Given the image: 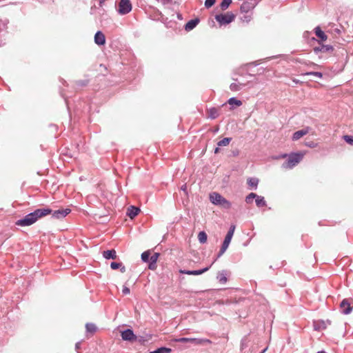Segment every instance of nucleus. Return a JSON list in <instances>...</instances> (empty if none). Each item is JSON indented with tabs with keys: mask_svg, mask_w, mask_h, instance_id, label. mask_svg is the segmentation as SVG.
I'll list each match as a JSON object with an SVG mask.
<instances>
[{
	"mask_svg": "<svg viewBox=\"0 0 353 353\" xmlns=\"http://www.w3.org/2000/svg\"><path fill=\"white\" fill-rule=\"evenodd\" d=\"M288 159L282 164V168L284 169H292L296 166L303 159V154L301 153H292L289 155L283 154L281 155V158H285Z\"/></svg>",
	"mask_w": 353,
	"mask_h": 353,
	"instance_id": "f257e3e1",
	"label": "nucleus"
},
{
	"mask_svg": "<svg viewBox=\"0 0 353 353\" xmlns=\"http://www.w3.org/2000/svg\"><path fill=\"white\" fill-rule=\"evenodd\" d=\"M234 19L235 15L230 12H228L225 14H219L215 15V19L220 25L229 24L232 22Z\"/></svg>",
	"mask_w": 353,
	"mask_h": 353,
	"instance_id": "f03ea898",
	"label": "nucleus"
},
{
	"mask_svg": "<svg viewBox=\"0 0 353 353\" xmlns=\"http://www.w3.org/2000/svg\"><path fill=\"white\" fill-rule=\"evenodd\" d=\"M132 3L130 0H120L117 12L121 15L128 14L132 10Z\"/></svg>",
	"mask_w": 353,
	"mask_h": 353,
	"instance_id": "7ed1b4c3",
	"label": "nucleus"
},
{
	"mask_svg": "<svg viewBox=\"0 0 353 353\" xmlns=\"http://www.w3.org/2000/svg\"><path fill=\"white\" fill-rule=\"evenodd\" d=\"M36 222H37V221H36L34 216L32 212L26 214L23 219L17 220L16 221V225L18 226L25 227V226H30Z\"/></svg>",
	"mask_w": 353,
	"mask_h": 353,
	"instance_id": "20e7f679",
	"label": "nucleus"
},
{
	"mask_svg": "<svg viewBox=\"0 0 353 353\" xmlns=\"http://www.w3.org/2000/svg\"><path fill=\"white\" fill-rule=\"evenodd\" d=\"M52 212V210L49 208H38L32 212L37 221L47 215L51 214Z\"/></svg>",
	"mask_w": 353,
	"mask_h": 353,
	"instance_id": "39448f33",
	"label": "nucleus"
},
{
	"mask_svg": "<svg viewBox=\"0 0 353 353\" xmlns=\"http://www.w3.org/2000/svg\"><path fill=\"white\" fill-rule=\"evenodd\" d=\"M340 309L342 314H349L352 312L353 306L349 299H344L340 303Z\"/></svg>",
	"mask_w": 353,
	"mask_h": 353,
	"instance_id": "423d86ee",
	"label": "nucleus"
},
{
	"mask_svg": "<svg viewBox=\"0 0 353 353\" xmlns=\"http://www.w3.org/2000/svg\"><path fill=\"white\" fill-rule=\"evenodd\" d=\"M256 3L255 0H250V1H244L241 7L240 10L241 13H247L250 12V11L254 9V8L256 6Z\"/></svg>",
	"mask_w": 353,
	"mask_h": 353,
	"instance_id": "0eeeda50",
	"label": "nucleus"
},
{
	"mask_svg": "<svg viewBox=\"0 0 353 353\" xmlns=\"http://www.w3.org/2000/svg\"><path fill=\"white\" fill-rule=\"evenodd\" d=\"M315 54H318L320 52L322 53H330L333 52L334 48L331 45H324L319 43V46H316L313 49Z\"/></svg>",
	"mask_w": 353,
	"mask_h": 353,
	"instance_id": "6e6552de",
	"label": "nucleus"
},
{
	"mask_svg": "<svg viewBox=\"0 0 353 353\" xmlns=\"http://www.w3.org/2000/svg\"><path fill=\"white\" fill-rule=\"evenodd\" d=\"M121 336L123 341L132 342L137 340V336L134 334L132 330L131 329H126L122 331Z\"/></svg>",
	"mask_w": 353,
	"mask_h": 353,
	"instance_id": "1a4fd4ad",
	"label": "nucleus"
},
{
	"mask_svg": "<svg viewBox=\"0 0 353 353\" xmlns=\"http://www.w3.org/2000/svg\"><path fill=\"white\" fill-rule=\"evenodd\" d=\"M71 210L69 208L65 209H59L57 210L52 211L51 213L52 218L57 219H61L65 217L68 214H70Z\"/></svg>",
	"mask_w": 353,
	"mask_h": 353,
	"instance_id": "9d476101",
	"label": "nucleus"
},
{
	"mask_svg": "<svg viewBox=\"0 0 353 353\" xmlns=\"http://www.w3.org/2000/svg\"><path fill=\"white\" fill-rule=\"evenodd\" d=\"M209 199L212 204L219 206L225 198L219 193L214 192L210 194Z\"/></svg>",
	"mask_w": 353,
	"mask_h": 353,
	"instance_id": "9b49d317",
	"label": "nucleus"
},
{
	"mask_svg": "<svg viewBox=\"0 0 353 353\" xmlns=\"http://www.w3.org/2000/svg\"><path fill=\"white\" fill-rule=\"evenodd\" d=\"M234 230H235V225H231L229 228V230L228 231V233L225 237V239L222 243V245L228 248V246L230 243V241L232 239V236L234 235Z\"/></svg>",
	"mask_w": 353,
	"mask_h": 353,
	"instance_id": "f8f14e48",
	"label": "nucleus"
},
{
	"mask_svg": "<svg viewBox=\"0 0 353 353\" xmlns=\"http://www.w3.org/2000/svg\"><path fill=\"white\" fill-rule=\"evenodd\" d=\"M210 268V266H208L201 270H180L179 272L183 274H188V275H200L203 273L207 272Z\"/></svg>",
	"mask_w": 353,
	"mask_h": 353,
	"instance_id": "ddd939ff",
	"label": "nucleus"
},
{
	"mask_svg": "<svg viewBox=\"0 0 353 353\" xmlns=\"http://www.w3.org/2000/svg\"><path fill=\"white\" fill-rule=\"evenodd\" d=\"M310 128L306 127L302 130L295 132L292 135V140L297 141L310 132Z\"/></svg>",
	"mask_w": 353,
	"mask_h": 353,
	"instance_id": "4468645a",
	"label": "nucleus"
},
{
	"mask_svg": "<svg viewBox=\"0 0 353 353\" xmlns=\"http://www.w3.org/2000/svg\"><path fill=\"white\" fill-rule=\"evenodd\" d=\"M94 42L99 46H103L105 43V37L101 31H97L94 35Z\"/></svg>",
	"mask_w": 353,
	"mask_h": 353,
	"instance_id": "2eb2a0df",
	"label": "nucleus"
},
{
	"mask_svg": "<svg viewBox=\"0 0 353 353\" xmlns=\"http://www.w3.org/2000/svg\"><path fill=\"white\" fill-rule=\"evenodd\" d=\"M199 21L200 20L198 18L191 19L185 25V30L187 32L191 31L199 24Z\"/></svg>",
	"mask_w": 353,
	"mask_h": 353,
	"instance_id": "dca6fc26",
	"label": "nucleus"
},
{
	"mask_svg": "<svg viewBox=\"0 0 353 353\" xmlns=\"http://www.w3.org/2000/svg\"><path fill=\"white\" fill-rule=\"evenodd\" d=\"M140 212V209L136 206L131 205L128 208L127 215L130 219H134Z\"/></svg>",
	"mask_w": 353,
	"mask_h": 353,
	"instance_id": "f3484780",
	"label": "nucleus"
},
{
	"mask_svg": "<svg viewBox=\"0 0 353 353\" xmlns=\"http://www.w3.org/2000/svg\"><path fill=\"white\" fill-rule=\"evenodd\" d=\"M103 256L106 259H115L117 253L114 250H108L103 252Z\"/></svg>",
	"mask_w": 353,
	"mask_h": 353,
	"instance_id": "a211bd4d",
	"label": "nucleus"
},
{
	"mask_svg": "<svg viewBox=\"0 0 353 353\" xmlns=\"http://www.w3.org/2000/svg\"><path fill=\"white\" fill-rule=\"evenodd\" d=\"M314 32L316 37L322 41H325L327 39V35L319 26L314 28Z\"/></svg>",
	"mask_w": 353,
	"mask_h": 353,
	"instance_id": "6ab92c4d",
	"label": "nucleus"
},
{
	"mask_svg": "<svg viewBox=\"0 0 353 353\" xmlns=\"http://www.w3.org/2000/svg\"><path fill=\"white\" fill-rule=\"evenodd\" d=\"M218 281L224 284L227 282V273L226 271L222 270L218 273V275L216 276Z\"/></svg>",
	"mask_w": 353,
	"mask_h": 353,
	"instance_id": "aec40b11",
	"label": "nucleus"
},
{
	"mask_svg": "<svg viewBox=\"0 0 353 353\" xmlns=\"http://www.w3.org/2000/svg\"><path fill=\"white\" fill-rule=\"evenodd\" d=\"M110 268L112 270H117V269L120 268V271L122 273H124L125 272V267L124 265H123V264L121 263L112 262L110 263Z\"/></svg>",
	"mask_w": 353,
	"mask_h": 353,
	"instance_id": "412c9836",
	"label": "nucleus"
},
{
	"mask_svg": "<svg viewBox=\"0 0 353 353\" xmlns=\"http://www.w3.org/2000/svg\"><path fill=\"white\" fill-rule=\"evenodd\" d=\"M219 111L216 108H211L208 110V117L212 119H215L219 117Z\"/></svg>",
	"mask_w": 353,
	"mask_h": 353,
	"instance_id": "4be33fe9",
	"label": "nucleus"
},
{
	"mask_svg": "<svg viewBox=\"0 0 353 353\" xmlns=\"http://www.w3.org/2000/svg\"><path fill=\"white\" fill-rule=\"evenodd\" d=\"M244 86H245V84H243V83H232L230 85V89L232 91L236 92V91L241 90Z\"/></svg>",
	"mask_w": 353,
	"mask_h": 353,
	"instance_id": "5701e85b",
	"label": "nucleus"
},
{
	"mask_svg": "<svg viewBox=\"0 0 353 353\" xmlns=\"http://www.w3.org/2000/svg\"><path fill=\"white\" fill-rule=\"evenodd\" d=\"M255 203L256 206L259 208L264 207L267 205L264 197L259 195L255 199Z\"/></svg>",
	"mask_w": 353,
	"mask_h": 353,
	"instance_id": "b1692460",
	"label": "nucleus"
},
{
	"mask_svg": "<svg viewBox=\"0 0 353 353\" xmlns=\"http://www.w3.org/2000/svg\"><path fill=\"white\" fill-rule=\"evenodd\" d=\"M259 183V179L256 178H249L248 179V185L252 187L254 190H256Z\"/></svg>",
	"mask_w": 353,
	"mask_h": 353,
	"instance_id": "393cba45",
	"label": "nucleus"
},
{
	"mask_svg": "<svg viewBox=\"0 0 353 353\" xmlns=\"http://www.w3.org/2000/svg\"><path fill=\"white\" fill-rule=\"evenodd\" d=\"M172 350L166 347H161L157 350L150 352L149 353H170Z\"/></svg>",
	"mask_w": 353,
	"mask_h": 353,
	"instance_id": "a878e982",
	"label": "nucleus"
},
{
	"mask_svg": "<svg viewBox=\"0 0 353 353\" xmlns=\"http://www.w3.org/2000/svg\"><path fill=\"white\" fill-rule=\"evenodd\" d=\"M231 141H232V138H230V137L224 138L217 143V145L219 147L227 146L230 144Z\"/></svg>",
	"mask_w": 353,
	"mask_h": 353,
	"instance_id": "bb28decb",
	"label": "nucleus"
},
{
	"mask_svg": "<svg viewBox=\"0 0 353 353\" xmlns=\"http://www.w3.org/2000/svg\"><path fill=\"white\" fill-rule=\"evenodd\" d=\"M243 16L241 17V21L248 23L251 19H252V13L251 12H247V13H243Z\"/></svg>",
	"mask_w": 353,
	"mask_h": 353,
	"instance_id": "cd10ccee",
	"label": "nucleus"
},
{
	"mask_svg": "<svg viewBox=\"0 0 353 353\" xmlns=\"http://www.w3.org/2000/svg\"><path fill=\"white\" fill-rule=\"evenodd\" d=\"M208 236L207 234L201 231L198 234V239L201 243H205L207 241Z\"/></svg>",
	"mask_w": 353,
	"mask_h": 353,
	"instance_id": "c85d7f7f",
	"label": "nucleus"
},
{
	"mask_svg": "<svg viewBox=\"0 0 353 353\" xmlns=\"http://www.w3.org/2000/svg\"><path fill=\"white\" fill-rule=\"evenodd\" d=\"M228 103L230 105H235L236 106H241L242 105L241 101L236 99L235 97H231L228 99Z\"/></svg>",
	"mask_w": 353,
	"mask_h": 353,
	"instance_id": "c756f323",
	"label": "nucleus"
},
{
	"mask_svg": "<svg viewBox=\"0 0 353 353\" xmlns=\"http://www.w3.org/2000/svg\"><path fill=\"white\" fill-rule=\"evenodd\" d=\"M86 331L90 333H94L97 330V327L94 323H86L85 325Z\"/></svg>",
	"mask_w": 353,
	"mask_h": 353,
	"instance_id": "7c9ffc66",
	"label": "nucleus"
},
{
	"mask_svg": "<svg viewBox=\"0 0 353 353\" xmlns=\"http://www.w3.org/2000/svg\"><path fill=\"white\" fill-rule=\"evenodd\" d=\"M219 206L223 209L229 210L232 206V203L226 199H224Z\"/></svg>",
	"mask_w": 353,
	"mask_h": 353,
	"instance_id": "2f4dec72",
	"label": "nucleus"
},
{
	"mask_svg": "<svg viewBox=\"0 0 353 353\" xmlns=\"http://www.w3.org/2000/svg\"><path fill=\"white\" fill-rule=\"evenodd\" d=\"M232 0H222L220 8L222 10H225L231 4Z\"/></svg>",
	"mask_w": 353,
	"mask_h": 353,
	"instance_id": "473e14b6",
	"label": "nucleus"
},
{
	"mask_svg": "<svg viewBox=\"0 0 353 353\" xmlns=\"http://www.w3.org/2000/svg\"><path fill=\"white\" fill-rule=\"evenodd\" d=\"M258 195L254 192L250 193L246 197H245V202L247 203H252L254 199H256Z\"/></svg>",
	"mask_w": 353,
	"mask_h": 353,
	"instance_id": "72a5a7b5",
	"label": "nucleus"
},
{
	"mask_svg": "<svg viewBox=\"0 0 353 353\" xmlns=\"http://www.w3.org/2000/svg\"><path fill=\"white\" fill-rule=\"evenodd\" d=\"M190 339L191 340L190 342L196 344V345L202 344L204 342H210L209 340L203 339L190 338Z\"/></svg>",
	"mask_w": 353,
	"mask_h": 353,
	"instance_id": "f704fd0d",
	"label": "nucleus"
},
{
	"mask_svg": "<svg viewBox=\"0 0 353 353\" xmlns=\"http://www.w3.org/2000/svg\"><path fill=\"white\" fill-rule=\"evenodd\" d=\"M150 253L149 251L143 252L141 254V260L143 262H148L149 261V259H150Z\"/></svg>",
	"mask_w": 353,
	"mask_h": 353,
	"instance_id": "c9c22d12",
	"label": "nucleus"
},
{
	"mask_svg": "<svg viewBox=\"0 0 353 353\" xmlns=\"http://www.w3.org/2000/svg\"><path fill=\"white\" fill-rule=\"evenodd\" d=\"M159 256V253H154L152 256H150V259H149V263L150 262H154L157 263V261L158 260V258Z\"/></svg>",
	"mask_w": 353,
	"mask_h": 353,
	"instance_id": "e433bc0d",
	"label": "nucleus"
},
{
	"mask_svg": "<svg viewBox=\"0 0 353 353\" xmlns=\"http://www.w3.org/2000/svg\"><path fill=\"white\" fill-rule=\"evenodd\" d=\"M306 75L309 76H314L318 78H322L323 74L320 72H309L305 74Z\"/></svg>",
	"mask_w": 353,
	"mask_h": 353,
	"instance_id": "4c0bfd02",
	"label": "nucleus"
},
{
	"mask_svg": "<svg viewBox=\"0 0 353 353\" xmlns=\"http://www.w3.org/2000/svg\"><path fill=\"white\" fill-rule=\"evenodd\" d=\"M190 340H191L190 338H185V337L178 338V339H174V341L175 342H178V343H188V342H190Z\"/></svg>",
	"mask_w": 353,
	"mask_h": 353,
	"instance_id": "58836bf2",
	"label": "nucleus"
},
{
	"mask_svg": "<svg viewBox=\"0 0 353 353\" xmlns=\"http://www.w3.org/2000/svg\"><path fill=\"white\" fill-rule=\"evenodd\" d=\"M227 249H228L227 247L221 245V249H220V250L217 254L216 259L215 260H216L218 258L221 257L225 252Z\"/></svg>",
	"mask_w": 353,
	"mask_h": 353,
	"instance_id": "ea45409f",
	"label": "nucleus"
},
{
	"mask_svg": "<svg viewBox=\"0 0 353 353\" xmlns=\"http://www.w3.org/2000/svg\"><path fill=\"white\" fill-rule=\"evenodd\" d=\"M343 139L350 145H353V136L345 135Z\"/></svg>",
	"mask_w": 353,
	"mask_h": 353,
	"instance_id": "a19ab883",
	"label": "nucleus"
},
{
	"mask_svg": "<svg viewBox=\"0 0 353 353\" xmlns=\"http://www.w3.org/2000/svg\"><path fill=\"white\" fill-rule=\"evenodd\" d=\"M216 2V0H205V6L207 8H211Z\"/></svg>",
	"mask_w": 353,
	"mask_h": 353,
	"instance_id": "79ce46f5",
	"label": "nucleus"
},
{
	"mask_svg": "<svg viewBox=\"0 0 353 353\" xmlns=\"http://www.w3.org/2000/svg\"><path fill=\"white\" fill-rule=\"evenodd\" d=\"M88 80H81V81H77L76 83L78 86H85L88 84Z\"/></svg>",
	"mask_w": 353,
	"mask_h": 353,
	"instance_id": "37998d69",
	"label": "nucleus"
},
{
	"mask_svg": "<svg viewBox=\"0 0 353 353\" xmlns=\"http://www.w3.org/2000/svg\"><path fill=\"white\" fill-rule=\"evenodd\" d=\"M130 292V288L126 287V286H123V289H122V293L124 294V295H127V294H129Z\"/></svg>",
	"mask_w": 353,
	"mask_h": 353,
	"instance_id": "c03bdc74",
	"label": "nucleus"
},
{
	"mask_svg": "<svg viewBox=\"0 0 353 353\" xmlns=\"http://www.w3.org/2000/svg\"><path fill=\"white\" fill-rule=\"evenodd\" d=\"M157 268V263H154V262H150L149 263V265H148V268L150 270H155Z\"/></svg>",
	"mask_w": 353,
	"mask_h": 353,
	"instance_id": "a18cd8bd",
	"label": "nucleus"
},
{
	"mask_svg": "<svg viewBox=\"0 0 353 353\" xmlns=\"http://www.w3.org/2000/svg\"><path fill=\"white\" fill-rule=\"evenodd\" d=\"M81 341H79V342L76 343V344H75V349L77 350H79L81 348Z\"/></svg>",
	"mask_w": 353,
	"mask_h": 353,
	"instance_id": "49530a36",
	"label": "nucleus"
},
{
	"mask_svg": "<svg viewBox=\"0 0 353 353\" xmlns=\"http://www.w3.org/2000/svg\"><path fill=\"white\" fill-rule=\"evenodd\" d=\"M159 1H160L161 3H162L163 4H167V3H169L172 1V0H158Z\"/></svg>",
	"mask_w": 353,
	"mask_h": 353,
	"instance_id": "de8ad7c7",
	"label": "nucleus"
},
{
	"mask_svg": "<svg viewBox=\"0 0 353 353\" xmlns=\"http://www.w3.org/2000/svg\"><path fill=\"white\" fill-rule=\"evenodd\" d=\"M306 145L310 148H314L315 146V144L313 142L307 143Z\"/></svg>",
	"mask_w": 353,
	"mask_h": 353,
	"instance_id": "09e8293b",
	"label": "nucleus"
},
{
	"mask_svg": "<svg viewBox=\"0 0 353 353\" xmlns=\"http://www.w3.org/2000/svg\"><path fill=\"white\" fill-rule=\"evenodd\" d=\"M176 17L179 20H182L183 19V16L181 13L179 12H177L176 13Z\"/></svg>",
	"mask_w": 353,
	"mask_h": 353,
	"instance_id": "8fccbe9b",
	"label": "nucleus"
},
{
	"mask_svg": "<svg viewBox=\"0 0 353 353\" xmlns=\"http://www.w3.org/2000/svg\"><path fill=\"white\" fill-rule=\"evenodd\" d=\"M334 32L335 33L338 34H340V33H341V30H340V29H339V28H335V29L334 30Z\"/></svg>",
	"mask_w": 353,
	"mask_h": 353,
	"instance_id": "3c124183",
	"label": "nucleus"
},
{
	"mask_svg": "<svg viewBox=\"0 0 353 353\" xmlns=\"http://www.w3.org/2000/svg\"><path fill=\"white\" fill-rule=\"evenodd\" d=\"M220 152V148L218 146L214 149V153L218 154Z\"/></svg>",
	"mask_w": 353,
	"mask_h": 353,
	"instance_id": "603ef678",
	"label": "nucleus"
},
{
	"mask_svg": "<svg viewBox=\"0 0 353 353\" xmlns=\"http://www.w3.org/2000/svg\"><path fill=\"white\" fill-rule=\"evenodd\" d=\"M186 189H187L186 185H183L181 188V190H183V192H186Z\"/></svg>",
	"mask_w": 353,
	"mask_h": 353,
	"instance_id": "864d4df0",
	"label": "nucleus"
},
{
	"mask_svg": "<svg viewBox=\"0 0 353 353\" xmlns=\"http://www.w3.org/2000/svg\"><path fill=\"white\" fill-rule=\"evenodd\" d=\"M105 1V0H99V6H102V5L104 3Z\"/></svg>",
	"mask_w": 353,
	"mask_h": 353,
	"instance_id": "5fc2aeb1",
	"label": "nucleus"
},
{
	"mask_svg": "<svg viewBox=\"0 0 353 353\" xmlns=\"http://www.w3.org/2000/svg\"><path fill=\"white\" fill-rule=\"evenodd\" d=\"M238 154H239V152H238V151L233 152V155H234V156H236V155H238Z\"/></svg>",
	"mask_w": 353,
	"mask_h": 353,
	"instance_id": "6e6d98bb",
	"label": "nucleus"
},
{
	"mask_svg": "<svg viewBox=\"0 0 353 353\" xmlns=\"http://www.w3.org/2000/svg\"><path fill=\"white\" fill-rule=\"evenodd\" d=\"M316 353H326L325 351H319Z\"/></svg>",
	"mask_w": 353,
	"mask_h": 353,
	"instance_id": "4d7b16f0",
	"label": "nucleus"
},
{
	"mask_svg": "<svg viewBox=\"0 0 353 353\" xmlns=\"http://www.w3.org/2000/svg\"><path fill=\"white\" fill-rule=\"evenodd\" d=\"M266 349L263 350L261 353H264Z\"/></svg>",
	"mask_w": 353,
	"mask_h": 353,
	"instance_id": "13d9d810",
	"label": "nucleus"
}]
</instances>
